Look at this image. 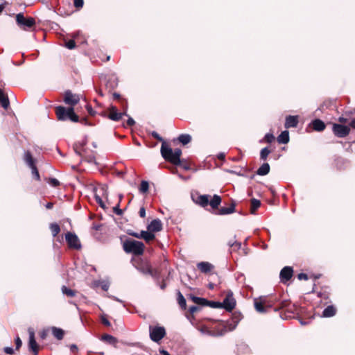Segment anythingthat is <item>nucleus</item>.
<instances>
[{"instance_id": "4d7b16f0", "label": "nucleus", "mask_w": 355, "mask_h": 355, "mask_svg": "<svg viewBox=\"0 0 355 355\" xmlns=\"http://www.w3.org/2000/svg\"><path fill=\"white\" fill-rule=\"evenodd\" d=\"M15 345H16V349H19L22 345V342L19 336H17L15 338Z\"/></svg>"}, {"instance_id": "72a5a7b5", "label": "nucleus", "mask_w": 355, "mask_h": 355, "mask_svg": "<svg viewBox=\"0 0 355 355\" xmlns=\"http://www.w3.org/2000/svg\"><path fill=\"white\" fill-rule=\"evenodd\" d=\"M178 302L180 306L182 309H186V306H187L186 300L180 291H178Z\"/></svg>"}, {"instance_id": "0e129e2a", "label": "nucleus", "mask_w": 355, "mask_h": 355, "mask_svg": "<svg viewBox=\"0 0 355 355\" xmlns=\"http://www.w3.org/2000/svg\"><path fill=\"white\" fill-rule=\"evenodd\" d=\"M127 233H128V235H130V236H134L135 238L139 239V233L135 232H133L132 230H128L127 232Z\"/></svg>"}, {"instance_id": "5701e85b", "label": "nucleus", "mask_w": 355, "mask_h": 355, "mask_svg": "<svg viewBox=\"0 0 355 355\" xmlns=\"http://www.w3.org/2000/svg\"><path fill=\"white\" fill-rule=\"evenodd\" d=\"M20 30L33 32L37 30V24H17Z\"/></svg>"}, {"instance_id": "6e6552de", "label": "nucleus", "mask_w": 355, "mask_h": 355, "mask_svg": "<svg viewBox=\"0 0 355 355\" xmlns=\"http://www.w3.org/2000/svg\"><path fill=\"white\" fill-rule=\"evenodd\" d=\"M68 248L76 250H80L82 248V244L78 236L70 232H68Z\"/></svg>"}, {"instance_id": "4468645a", "label": "nucleus", "mask_w": 355, "mask_h": 355, "mask_svg": "<svg viewBox=\"0 0 355 355\" xmlns=\"http://www.w3.org/2000/svg\"><path fill=\"white\" fill-rule=\"evenodd\" d=\"M264 297H259V299H255L254 302V305L256 311L261 313H266V308L264 306L265 303Z\"/></svg>"}, {"instance_id": "f03ea898", "label": "nucleus", "mask_w": 355, "mask_h": 355, "mask_svg": "<svg viewBox=\"0 0 355 355\" xmlns=\"http://www.w3.org/2000/svg\"><path fill=\"white\" fill-rule=\"evenodd\" d=\"M123 248L126 253L138 256L144 253V245L141 241L128 239L123 242Z\"/></svg>"}, {"instance_id": "e2e57ef3", "label": "nucleus", "mask_w": 355, "mask_h": 355, "mask_svg": "<svg viewBox=\"0 0 355 355\" xmlns=\"http://www.w3.org/2000/svg\"><path fill=\"white\" fill-rule=\"evenodd\" d=\"M98 190L102 193V195H105L107 193V187L105 185L101 186Z\"/></svg>"}, {"instance_id": "79ce46f5", "label": "nucleus", "mask_w": 355, "mask_h": 355, "mask_svg": "<svg viewBox=\"0 0 355 355\" xmlns=\"http://www.w3.org/2000/svg\"><path fill=\"white\" fill-rule=\"evenodd\" d=\"M206 306H210L211 308H222L221 302H214V301H209L206 304Z\"/></svg>"}, {"instance_id": "4be33fe9", "label": "nucleus", "mask_w": 355, "mask_h": 355, "mask_svg": "<svg viewBox=\"0 0 355 355\" xmlns=\"http://www.w3.org/2000/svg\"><path fill=\"white\" fill-rule=\"evenodd\" d=\"M336 309L333 305L327 306L322 311V316L324 318H330L335 315Z\"/></svg>"}, {"instance_id": "7ed1b4c3", "label": "nucleus", "mask_w": 355, "mask_h": 355, "mask_svg": "<svg viewBox=\"0 0 355 355\" xmlns=\"http://www.w3.org/2000/svg\"><path fill=\"white\" fill-rule=\"evenodd\" d=\"M161 154L165 160L170 162L171 164L176 166L181 165L180 159L175 158L173 149L165 141L162 144Z\"/></svg>"}, {"instance_id": "c756f323", "label": "nucleus", "mask_w": 355, "mask_h": 355, "mask_svg": "<svg viewBox=\"0 0 355 355\" xmlns=\"http://www.w3.org/2000/svg\"><path fill=\"white\" fill-rule=\"evenodd\" d=\"M190 298L195 304L200 305L201 306H206V304L208 302L207 300H206L205 298L196 297L194 295H191Z\"/></svg>"}, {"instance_id": "5fc2aeb1", "label": "nucleus", "mask_w": 355, "mask_h": 355, "mask_svg": "<svg viewBox=\"0 0 355 355\" xmlns=\"http://www.w3.org/2000/svg\"><path fill=\"white\" fill-rule=\"evenodd\" d=\"M151 135L156 139H157L159 141H164L163 140V138L155 131H153L151 133Z\"/></svg>"}, {"instance_id": "f257e3e1", "label": "nucleus", "mask_w": 355, "mask_h": 355, "mask_svg": "<svg viewBox=\"0 0 355 355\" xmlns=\"http://www.w3.org/2000/svg\"><path fill=\"white\" fill-rule=\"evenodd\" d=\"M84 103H80L76 106H68V120L73 123H80L84 125H92L88 122L87 116L83 112Z\"/></svg>"}, {"instance_id": "680f3d73", "label": "nucleus", "mask_w": 355, "mask_h": 355, "mask_svg": "<svg viewBox=\"0 0 355 355\" xmlns=\"http://www.w3.org/2000/svg\"><path fill=\"white\" fill-rule=\"evenodd\" d=\"M297 278L300 280H307L308 279V275L305 273H300L297 275Z\"/></svg>"}, {"instance_id": "cd10ccee", "label": "nucleus", "mask_w": 355, "mask_h": 355, "mask_svg": "<svg viewBox=\"0 0 355 355\" xmlns=\"http://www.w3.org/2000/svg\"><path fill=\"white\" fill-rule=\"evenodd\" d=\"M209 196L208 195H200L198 197L197 203L202 207H205L209 205Z\"/></svg>"}, {"instance_id": "412c9836", "label": "nucleus", "mask_w": 355, "mask_h": 355, "mask_svg": "<svg viewBox=\"0 0 355 355\" xmlns=\"http://www.w3.org/2000/svg\"><path fill=\"white\" fill-rule=\"evenodd\" d=\"M235 211V203H232L229 207H221L217 214L218 215H227L232 214Z\"/></svg>"}, {"instance_id": "a878e982", "label": "nucleus", "mask_w": 355, "mask_h": 355, "mask_svg": "<svg viewBox=\"0 0 355 355\" xmlns=\"http://www.w3.org/2000/svg\"><path fill=\"white\" fill-rule=\"evenodd\" d=\"M136 268L144 275H149L151 272L150 266L148 263H141L136 266Z\"/></svg>"}, {"instance_id": "bb28decb", "label": "nucleus", "mask_w": 355, "mask_h": 355, "mask_svg": "<svg viewBox=\"0 0 355 355\" xmlns=\"http://www.w3.org/2000/svg\"><path fill=\"white\" fill-rule=\"evenodd\" d=\"M270 172V165L268 163H263L257 171L259 175H266Z\"/></svg>"}, {"instance_id": "4c0bfd02", "label": "nucleus", "mask_w": 355, "mask_h": 355, "mask_svg": "<svg viewBox=\"0 0 355 355\" xmlns=\"http://www.w3.org/2000/svg\"><path fill=\"white\" fill-rule=\"evenodd\" d=\"M148 188H149L148 182L146 180H142L141 182L139 191L143 193H146L148 190Z\"/></svg>"}, {"instance_id": "c9c22d12", "label": "nucleus", "mask_w": 355, "mask_h": 355, "mask_svg": "<svg viewBox=\"0 0 355 355\" xmlns=\"http://www.w3.org/2000/svg\"><path fill=\"white\" fill-rule=\"evenodd\" d=\"M270 153L271 151L268 147L262 148L260 152V159L266 160Z\"/></svg>"}, {"instance_id": "c85d7f7f", "label": "nucleus", "mask_w": 355, "mask_h": 355, "mask_svg": "<svg viewBox=\"0 0 355 355\" xmlns=\"http://www.w3.org/2000/svg\"><path fill=\"white\" fill-rule=\"evenodd\" d=\"M240 320H241V316L239 315L237 316H235L232 321L228 322L227 325L228 329L230 331H233L234 329H235Z\"/></svg>"}, {"instance_id": "f3484780", "label": "nucleus", "mask_w": 355, "mask_h": 355, "mask_svg": "<svg viewBox=\"0 0 355 355\" xmlns=\"http://www.w3.org/2000/svg\"><path fill=\"white\" fill-rule=\"evenodd\" d=\"M55 114L59 121L67 120V108L63 106H57L55 107Z\"/></svg>"}, {"instance_id": "9b49d317", "label": "nucleus", "mask_w": 355, "mask_h": 355, "mask_svg": "<svg viewBox=\"0 0 355 355\" xmlns=\"http://www.w3.org/2000/svg\"><path fill=\"white\" fill-rule=\"evenodd\" d=\"M80 103H85V97L68 90V106H76Z\"/></svg>"}, {"instance_id": "3c124183", "label": "nucleus", "mask_w": 355, "mask_h": 355, "mask_svg": "<svg viewBox=\"0 0 355 355\" xmlns=\"http://www.w3.org/2000/svg\"><path fill=\"white\" fill-rule=\"evenodd\" d=\"M26 17L22 12L18 13L16 15V22H26Z\"/></svg>"}, {"instance_id": "8fccbe9b", "label": "nucleus", "mask_w": 355, "mask_h": 355, "mask_svg": "<svg viewBox=\"0 0 355 355\" xmlns=\"http://www.w3.org/2000/svg\"><path fill=\"white\" fill-rule=\"evenodd\" d=\"M84 4V0H73V6L77 8H82Z\"/></svg>"}, {"instance_id": "338daca9", "label": "nucleus", "mask_w": 355, "mask_h": 355, "mask_svg": "<svg viewBox=\"0 0 355 355\" xmlns=\"http://www.w3.org/2000/svg\"><path fill=\"white\" fill-rule=\"evenodd\" d=\"M139 216L141 218H144L146 216V209L144 207H141L139 211Z\"/></svg>"}, {"instance_id": "20e7f679", "label": "nucleus", "mask_w": 355, "mask_h": 355, "mask_svg": "<svg viewBox=\"0 0 355 355\" xmlns=\"http://www.w3.org/2000/svg\"><path fill=\"white\" fill-rule=\"evenodd\" d=\"M149 336L153 342L159 343L166 336L165 328L160 326H150Z\"/></svg>"}, {"instance_id": "6ab92c4d", "label": "nucleus", "mask_w": 355, "mask_h": 355, "mask_svg": "<svg viewBox=\"0 0 355 355\" xmlns=\"http://www.w3.org/2000/svg\"><path fill=\"white\" fill-rule=\"evenodd\" d=\"M313 129L315 131H322L324 130L325 123L320 119H315L312 121Z\"/></svg>"}, {"instance_id": "de8ad7c7", "label": "nucleus", "mask_w": 355, "mask_h": 355, "mask_svg": "<svg viewBox=\"0 0 355 355\" xmlns=\"http://www.w3.org/2000/svg\"><path fill=\"white\" fill-rule=\"evenodd\" d=\"M99 285L101 286V288L103 291H107L109 289V287H110V284L107 281H101V282H99Z\"/></svg>"}, {"instance_id": "864d4df0", "label": "nucleus", "mask_w": 355, "mask_h": 355, "mask_svg": "<svg viewBox=\"0 0 355 355\" xmlns=\"http://www.w3.org/2000/svg\"><path fill=\"white\" fill-rule=\"evenodd\" d=\"M228 245L231 248L235 247L236 250H239L241 247V243L240 242L236 241H234L233 244H231V241H229Z\"/></svg>"}, {"instance_id": "774afa93", "label": "nucleus", "mask_w": 355, "mask_h": 355, "mask_svg": "<svg viewBox=\"0 0 355 355\" xmlns=\"http://www.w3.org/2000/svg\"><path fill=\"white\" fill-rule=\"evenodd\" d=\"M101 320H102V323H103L104 325H105V326H107V327H110V326L111 325V324H110V321H109L106 318H105V317H102Z\"/></svg>"}, {"instance_id": "e433bc0d", "label": "nucleus", "mask_w": 355, "mask_h": 355, "mask_svg": "<svg viewBox=\"0 0 355 355\" xmlns=\"http://www.w3.org/2000/svg\"><path fill=\"white\" fill-rule=\"evenodd\" d=\"M50 229L53 236H55L60 231V226L57 223H51Z\"/></svg>"}, {"instance_id": "0eeeda50", "label": "nucleus", "mask_w": 355, "mask_h": 355, "mask_svg": "<svg viewBox=\"0 0 355 355\" xmlns=\"http://www.w3.org/2000/svg\"><path fill=\"white\" fill-rule=\"evenodd\" d=\"M332 131L337 137L344 138L349 134L350 128L347 125L334 123L332 126Z\"/></svg>"}, {"instance_id": "c03bdc74", "label": "nucleus", "mask_w": 355, "mask_h": 355, "mask_svg": "<svg viewBox=\"0 0 355 355\" xmlns=\"http://www.w3.org/2000/svg\"><path fill=\"white\" fill-rule=\"evenodd\" d=\"M261 297L265 298L264 306L266 308V311H267L268 309L272 307L273 301L271 300L270 299L268 298L266 296H261Z\"/></svg>"}, {"instance_id": "6e6d98bb", "label": "nucleus", "mask_w": 355, "mask_h": 355, "mask_svg": "<svg viewBox=\"0 0 355 355\" xmlns=\"http://www.w3.org/2000/svg\"><path fill=\"white\" fill-rule=\"evenodd\" d=\"M200 310V307L197 306H191L189 309V311L191 314H194L196 312Z\"/></svg>"}, {"instance_id": "a19ab883", "label": "nucleus", "mask_w": 355, "mask_h": 355, "mask_svg": "<svg viewBox=\"0 0 355 355\" xmlns=\"http://www.w3.org/2000/svg\"><path fill=\"white\" fill-rule=\"evenodd\" d=\"M102 340L109 343H114L116 341L114 337L109 334H105L102 336Z\"/></svg>"}, {"instance_id": "bf43d9fd", "label": "nucleus", "mask_w": 355, "mask_h": 355, "mask_svg": "<svg viewBox=\"0 0 355 355\" xmlns=\"http://www.w3.org/2000/svg\"><path fill=\"white\" fill-rule=\"evenodd\" d=\"M174 153H175V158L177 159H180V157H181V155H182V150L180 148H175L174 150H173Z\"/></svg>"}, {"instance_id": "9d476101", "label": "nucleus", "mask_w": 355, "mask_h": 355, "mask_svg": "<svg viewBox=\"0 0 355 355\" xmlns=\"http://www.w3.org/2000/svg\"><path fill=\"white\" fill-rule=\"evenodd\" d=\"M222 308L226 311H232L236 306V300L233 297V293L230 292L227 294L223 302L221 303Z\"/></svg>"}, {"instance_id": "37998d69", "label": "nucleus", "mask_w": 355, "mask_h": 355, "mask_svg": "<svg viewBox=\"0 0 355 355\" xmlns=\"http://www.w3.org/2000/svg\"><path fill=\"white\" fill-rule=\"evenodd\" d=\"M263 139L266 141V142L271 144L275 140V136L272 133L268 132L266 134Z\"/></svg>"}, {"instance_id": "f704fd0d", "label": "nucleus", "mask_w": 355, "mask_h": 355, "mask_svg": "<svg viewBox=\"0 0 355 355\" xmlns=\"http://www.w3.org/2000/svg\"><path fill=\"white\" fill-rule=\"evenodd\" d=\"M0 103L1 104V106L4 109H7L10 105V101H9L8 96L7 95H5L4 93H3L1 98H0Z\"/></svg>"}, {"instance_id": "49530a36", "label": "nucleus", "mask_w": 355, "mask_h": 355, "mask_svg": "<svg viewBox=\"0 0 355 355\" xmlns=\"http://www.w3.org/2000/svg\"><path fill=\"white\" fill-rule=\"evenodd\" d=\"M149 275L155 280L158 281L159 279L160 272L157 270L151 269V272L149 273Z\"/></svg>"}, {"instance_id": "aec40b11", "label": "nucleus", "mask_w": 355, "mask_h": 355, "mask_svg": "<svg viewBox=\"0 0 355 355\" xmlns=\"http://www.w3.org/2000/svg\"><path fill=\"white\" fill-rule=\"evenodd\" d=\"M53 336L58 340H62L64 336V331L60 328L52 327H51Z\"/></svg>"}, {"instance_id": "58836bf2", "label": "nucleus", "mask_w": 355, "mask_h": 355, "mask_svg": "<svg viewBox=\"0 0 355 355\" xmlns=\"http://www.w3.org/2000/svg\"><path fill=\"white\" fill-rule=\"evenodd\" d=\"M94 197H95L96 201L99 205V206L101 208H103L104 210H105L107 209V207H106L105 204L104 203V202L103 201L101 197L97 193H95Z\"/></svg>"}, {"instance_id": "dca6fc26", "label": "nucleus", "mask_w": 355, "mask_h": 355, "mask_svg": "<svg viewBox=\"0 0 355 355\" xmlns=\"http://www.w3.org/2000/svg\"><path fill=\"white\" fill-rule=\"evenodd\" d=\"M298 124V118L297 116H291L289 115L286 116L285 121V127L286 128H295Z\"/></svg>"}, {"instance_id": "2f4dec72", "label": "nucleus", "mask_w": 355, "mask_h": 355, "mask_svg": "<svg viewBox=\"0 0 355 355\" xmlns=\"http://www.w3.org/2000/svg\"><path fill=\"white\" fill-rule=\"evenodd\" d=\"M251 202V209L250 213L252 214H254L256 213L257 209L261 206V202L259 200L252 198L250 200Z\"/></svg>"}, {"instance_id": "423d86ee", "label": "nucleus", "mask_w": 355, "mask_h": 355, "mask_svg": "<svg viewBox=\"0 0 355 355\" xmlns=\"http://www.w3.org/2000/svg\"><path fill=\"white\" fill-rule=\"evenodd\" d=\"M24 160L26 164L31 168L33 176L37 180H40L38 170L35 164V160L29 151L25 152Z\"/></svg>"}, {"instance_id": "393cba45", "label": "nucleus", "mask_w": 355, "mask_h": 355, "mask_svg": "<svg viewBox=\"0 0 355 355\" xmlns=\"http://www.w3.org/2000/svg\"><path fill=\"white\" fill-rule=\"evenodd\" d=\"M139 239H144L146 242L153 240L155 237V234L150 231L142 230L139 234Z\"/></svg>"}, {"instance_id": "ddd939ff", "label": "nucleus", "mask_w": 355, "mask_h": 355, "mask_svg": "<svg viewBox=\"0 0 355 355\" xmlns=\"http://www.w3.org/2000/svg\"><path fill=\"white\" fill-rule=\"evenodd\" d=\"M293 275V268L291 266H285L284 267L279 273V278L281 282L285 283L290 280Z\"/></svg>"}, {"instance_id": "a211bd4d", "label": "nucleus", "mask_w": 355, "mask_h": 355, "mask_svg": "<svg viewBox=\"0 0 355 355\" xmlns=\"http://www.w3.org/2000/svg\"><path fill=\"white\" fill-rule=\"evenodd\" d=\"M197 267L203 273H207L214 268V266L211 263L206 261L198 263Z\"/></svg>"}, {"instance_id": "ea45409f", "label": "nucleus", "mask_w": 355, "mask_h": 355, "mask_svg": "<svg viewBox=\"0 0 355 355\" xmlns=\"http://www.w3.org/2000/svg\"><path fill=\"white\" fill-rule=\"evenodd\" d=\"M46 180V182L53 187H56L60 185V182L55 178H50Z\"/></svg>"}, {"instance_id": "b1692460", "label": "nucleus", "mask_w": 355, "mask_h": 355, "mask_svg": "<svg viewBox=\"0 0 355 355\" xmlns=\"http://www.w3.org/2000/svg\"><path fill=\"white\" fill-rule=\"evenodd\" d=\"M279 144H286L289 142V132L287 130L282 131L277 137Z\"/></svg>"}, {"instance_id": "f8f14e48", "label": "nucleus", "mask_w": 355, "mask_h": 355, "mask_svg": "<svg viewBox=\"0 0 355 355\" xmlns=\"http://www.w3.org/2000/svg\"><path fill=\"white\" fill-rule=\"evenodd\" d=\"M29 339H28V348L32 351L34 355H38L39 346L35 338V332L32 328L28 329Z\"/></svg>"}, {"instance_id": "39448f33", "label": "nucleus", "mask_w": 355, "mask_h": 355, "mask_svg": "<svg viewBox=\"0 0 355 355\" xmlns=\"http://www.w3.org/2000/svg\"><path fill=\"white\" fill-rule=\"evenodd\" d=\"M86 43L87 40L85 37L80 32H78L73 34L71 38L68 40V49H73Z\"/></svg>"}, {"instance_id": "13d9d810", "label": "nucleus", "mask_w": 355, "mask_h": 355, "mask_svg": "<svg viewBox=\"0 0 355 355\" xmlns=\"http://www.w3.org/2000/svg\"><path fill=\"white\" fill-rule=\"evenodd\" d=\"M128 119L126 121V124L128 126L131 127L135 124V121L132 117L129 116L128 115Z\"/></svg>"}, {"instance_id": "a18cd8bd", "label": "nucleus", "mask_w": 355, "mask_h": 355, "mask_svg": "<svg viewBox=\"0 0 355 355\" xmlns=\"http://www.w3.org/2000/svg\"><path fill=\"white\" fill-rule=\"evenodd\" d=\"M51 330V328H46L44 329L40 333V337L41 339L44 340L46 338L47 336L49 335V333Z\"/></svg>"}, {"instance_id": "603ef678", "label": "nucleus", "mask_w": 355, "mask_h": 355, "mask_svg": "<svg viewBox=\"0 0 355 355\" xmlns=\"http://www.w3.org/2000/svg\"><path fill=\"white\" fill-rule=\"evenodd\" d=\"M113 211L118 216H121L123 214V210L119 208V203L113 207Z\"/></svg>"}, {"instance_id": "052dcab7", "label": "nucleus", "mask_w": 355, "mask_h": 355, "mask_svg": "<svg viewBox=\"0 0 355 355\" xmlns=\"http://www.w3.org/2000/svg\"><path fill=\"white\" fill-rule=\"evenodd\" d=\"M3 351L8 354H14V349L12 347H6L3 348Z\"/></svg>"}, {"instance_id": "1a4fd4ad", "label": "nucleus", "mask_w": 355, "mask_h": 355, "mask_svg": "<svg viewBox=\"0 0 355 355\" xmlns=\"http://www.w3.org/2000/svg\"><path fill=\"white\" fill-rule=\"evenodd\" d=\"M109 114L107 116L108 119L114 121H119L123 116H128L126 112L127 107L125 108L123 112H119L115 106H110L109 107Z\"/></svg>"}, {"instance_id": "09e8293b", "label": "nucleus", "mask_w": 355, "mask_h": 355, "mask_svg": "<svg viewBox=\"0 0 355 355\" xmlns=\"http://www.w3.org/2000/svg\"><path fill=\"white\" fill-rule=\"evenodd\" d=\"M84 106L87 109L88 113L91 115V116H94L95 114H96V112L93 110V108L92 107L91 105L87 104V103H84Z\"/></svg>"}, {"instance_id": "69168bd1", "label": "nucleus", "mask_w": 355, "mask_h": 355, "mask_svg": "<svg viewBox=\"0 0 355 355\" xmlns=\"http://www.w3.org/2000/svg\"><path fill=\"white\" fill-rule=\"evenodd\" d=\"M78 347L76 345L73 344L70 346V351L71 353L76 354L78 352Z\"/></svg>"}, {"instance_id": "7c9ffc66", "label": "nucleus", "mask_w": 355, "mask_h": 355, "mask_svg": "<svg viewBox=\"0 0 355 355\" xmlns=\"http://www.w3.org/2000/svg\"><path fill=\"white\" fill-rule=\"evenodd\" d=\"M221 202V198L218 195H214L212 199L209 201V205L213 208L216 209Z\"/></svg>"}, {"instance_id": "473e14b6", "label": "nucleus", "mask_w": 355, "mask_h": 355, "mask_svg": "<svg viewBox=\"0 0 355 355\" xmlns=\"http://www.w3.org/2000/svg\"><path fill=\"white\" fill-rule=\"evenodd\" d=\"M178 141L183 145H187L191 141V136L189 134H182L178 137Z\"/></svg>"}, {"instance_id": "2eb2a0df", "label": "nucleus", "mask_w": 355, "mask_h": 355, "mask_svg": "<svg viewBox=\"0 0 355 355\" xmlns=\"http://www.w3.org/2000/svg\"><path fill=\"white\" fill-rule=\"evenodd\" d=\"M148 230L150 232H159L162 229V224L159 219H154L147 227Z\"/></svg>"}]
</instances>
